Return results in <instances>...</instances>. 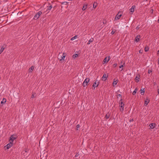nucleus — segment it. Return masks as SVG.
<instances>
[{"label": "nucleus", "instance_id": "f257e3e1", "mask_svg": "<svg viewBox=\"0 0 159 159\" xmlns=\"http://www.w3.org/2000/svg\"><path fill=\"white\" fill-rule=\"evenodd\" d=\"M122 99L121 98L119 103L120 107L121 108H120V110L121 111H124L125 105L124 103L122 101Z\"/></svg>", "mask_w": 159, "mask_h": 159}, {"label": "nucleus", "instance_id": "f03ea898", "mask_svg": "<svg viewBox=\"0 0 159 159\" xmlns=\"http://www.w3.org/2000/svg\"><path fill=\"white\" fill-rule=\"evenodd\" d=\"M90 79L89 78H86L84 81L83 83V86L84 87L88 85V83Z\"/></svg>", "mask_w": 159, "mask_h": 159}, {"label": "nucleus", "instance_id": "7ed1b4c3", "mask_svg": "<svg viewBox=\"0 0 159 159\" xmlns=\"http://www.w3.org/2000/svg\"><path fill=\"white\" fill-rule=\"evenodd\" d=\"M42 12L41 11H39L34 16V19L35 20H37L39 17L42 14Z\"/></svg>", "mask_w": 159, "mask_h": 159}, {"label": "nucleus", "instance_id": "20e7f679", "mask_svg": "<svg viewBox=\"0 0 159 159\" xmlns=\"http://www.w3.org/2000/svg\"><path fill=\"white\" fill-rule=\"evenodd\" d=\"M99 82L98 81L96 80L94 83H93V87L94 88L97 87L99 85Z\"/></svg>", "mask_w": 159, "mask_h": 159}, {"label": "nucleus", "instance_id": "39448f33", "mask_svg": "<svg viewBox=\"0 0 159 159\" xmlns=\"http://www.w3.org/2000/svg\"><path fill=\"white\" fill-rule=\"evenodd\" d=\"M121 14L119 15V13L116 16L114 19L115 20H119L121 16Z\"/></svg>", "mask_w": 159, "mask_h": 159}, {"label": "nucleus", "instance_id": "423d86ee", "mask_svg": "<svg viewBox=\"0 0 159 159\" xmlns=\"http://www.w3.org/2000/svg\"><path fill=\"white\" fill-rule=\"evenodd\" d=\"M135 7V6H132L131 8L129 9V11L131 12L130 14H132L134 12V8Z\"/></svg>", "mask_w": 159, "mask_h": 159}, {"label": "nucleus", "instance_id": "0eeeda50", "mask_svg": "<svg viewBox=\"0 0 159 159\" xmlns=\"http://www.w3.org/2000/svg\"><path fill=\"white\" fill-rule=\"evenodd\" d=\"M107 75L105 74H104L102 78V80L105 81L107 78Z\"/></svg>", "mask_w": 159, "mask_h": 159}, {"label": "nucleus", "instance_id": "6e6552de", "mask_svg": "<svg viewBox=\"0 0 159 159\" xmlns=\"http://www.w3.org/2000/svg\"><path fill=\"white\" fill-rule=\"evenodd\" d=\"M13 143L11 142H10V143L8 144L6 146V148L7 149H8L12 145Z\"/></svg>", "mask_w": 159, "mask_h": 159}, {"label": "nucleus", "instance_id": "1a4fd4ad", "mask_svg": "<svg viewBox=\"0 0 159 159\" xmlns=\"http://www.w3.org/2000/svg\"><path fill=\"white\" fill-rule=\"evenodd\" d=\"M119 80H116L115 79L114 80L113 82L112 83V85L113 87H114L115 85L118 82Z\"/></svg>", "mask_w": 159, "mask_h": 159}, {"label": "nucleus", "instance_id": "9d476101", "mask_svg": "<svg viewBox=\"0 0 159 159\" xmlns=\"http://www.w3.org/2000/svg\"><path fill=\"white\" fill-rule=\"evenodd\" d=\"M149 102H150L149 99L148 98H147L146 100L145 101V102H144L145 106H147V105L149 103Z\"/></svg>", "mask_w": 159, "mask_h": 159}, {"label": "nucleus", "instance_id": "9b49d317", "mask_svg": "<svg viewBox=\"0 0 159 159\" xmlns=\"http://www.w3.org/2000/svg\"><path fill=\"white\" fill-rule=\"evenodd\" d=\"M16 139L15 137L14 136V135H12L10 137V141H11L10 142H11L13 143L14 140Z\"/></svg>", "mask_w": 159, "mask_h": 159}, {"label": "nucleus", "instance_id": "f8f14e48", "mask_svg": "<svg viewBox=\"0 0 159 159\" xmlns=\"http://www.w3.org/2000/svg\"><path fill=\"white\" fill-rule=\"evenodd\" d=\"M155 126V124L154 123H151L149 125V126L150 127V128L151 129L154 128Z\"/></svg>", "mask_w": 159, "mask_h": 159}, {"label": "nucleus", "instance_id": "ddd939ff", "mask_svg": "<svg viewBox=\"0 0 159 159\" xmlns=\"http://www.w3.org/2000/svg\"><path fill=\"white\" fill-rule=\"evenodd\" d=\"M140 35H137L135 38V41L136 42H138L139 41Z\"/></svg>", "mask_w": 159, "mask_h": 159}, {"label": "nucleus", "instance_id": "4468645a", "mask_svg": "<svg viewBox=\"0 0 159 159\" xmlns=\"http://www.w3.org/2000/svg\"><path fill=\"white\" fill-rule=\"evenodd\" d=\"M34 66H32L30 68L29 70V73L32 72V71L34 69Z\"/></svg>", "mask_w": 159, "mask_h": 159}, {"label": "nucleus", "instance_id": "2eb2a0df", "mask_svg": "<svg viewBox=\"0 0 159 159\" xmlns=\"http://www.w3.org/2000/svg\"><path fill=\"white\" fill-rule=\"evenodd\" d=\"M139 77H140V75H139V76H136L135 78V81L137 82H138L139 81Z\"/></svg>", "mask_w": 159, "mask_h": 159}, {"label": "nucleus", "instance_id": "dca6fc26", "mask_svg": "<svg viewBox=\"0 0 159 159\" xmlns=\"http://www.w3.org/2000/svg\"><path fill=\"white\" fill-rule=\"evenodd\" d=\"M6 99L5 98H3L2 101L1 102V104H4L6 102Z\"/></svg>", "mask_w": 159, "mask_h": 159}, {"label": "nucleus", "instance_id": "f3484780", "mask_svg": "<svg viewBox=\"0 0 159 159\" xmlns=\"http://www.w3.org/2000/svg\"><path fill=\"white\" fill-rule=\"evenodd\" d=\"M140 92L142 95H143L144 93V89H141L140 91Z\"/></svg>", "mask_w": 159, "mask_h": 159}, {"label": "nucleus", "instance_id": "a211bd4d", "mask_svg": "<svg viewBox=\"0 0 159 159\" xmlns=\"http://www.w3.org/2000/svg\"><path fill=\"white\" fill-rule=\"evenodd\" d=\"M93 39L92 38L91 39H90L89 41H88V43H87L88 44H89L90 43L92 42H93Z\"/></svg>", "mask_w": 159, "mask_h": 159}, {"label": "nucleus", "instance_id": "6ab92c4d", "mask_svg": "<svg viewBox=\"0 0 159 159\" xmlns=\"http://www.w3.org/2000/svg\"><path fill=\"white\" fill-rule=\"evenodd\" d=\"M87 5H84V6L82 8V9L83 11L85 10L87 8Z\"/></svg>", "mask_w": 159, "mask_h": 159}, {"label": "nucleus", "instance_id": "aec40b11", "mask_svg": "<svg viewBox=\"0 0 159 159\" xmlns=\"http://www.w3.org/2000/svg\"><path fill=\"white\" fill-rule=\"evenodd\" d=\"M149 48L148 47L146 46L145 47L144 50L145 52H147L149 50Z\"/></svg>", "mask_w": 159, "mask_h": 159}, {"label": "nucleus", "instance_id": "412c9836", "mask_svg": "<svg viewBox=\"0 0 159 159\" xmlns=\"http://www.w3.org/2000/svg\"><path fill=\"white\" fill-rule=\"evenodd\" d=\"M77 38H78L77 36L75 35L74 37L70 39L71 40H73L75 39H76Z\"/></svg>", "mask_w": 159, "mask_h": 159}, {"label": "nucleus", "instance_id": "4be33fe9", "mask_svg": "<svg viewBox=\"0 0 159 159\" xmlns=\"http://www.w3.org/2000/svg\"><path fill=\"white\" fill-rule=\"evenodd\" d=\"M137 90V89L136 88L135 89L132 93L133 95H134L136 93Z\"/></svg>", "mask_w": 159, "mask_h": 159}, {"label": "nucleus", "instance_id": "5701e85b", "mask_svg": "<svg viewBox=\"0 0 159 159\" xmlns=\"http://www.w3.org/2000/svg\"><path fill=\"white\" fill-rule=\"evenodd\" d=\"M62 58L61 60H64L65 58V53H63L62 56Z\"/></svg>", "mask_w": 159, "mask_h": 159}, {"label": "nucleus", "instance_id": "b1692460", "mask_svg": "<svg viewBox=\"0 0 159 159\" xmlns=\"http://www.w3.org/2000/svg\"><path fill=\"white\" fill-rule=\"evenodd\" d=\"M97 4L96 2H94V3L93 4V7L94 8H96V7H97Z\"/></svg>", "mask_w": 159, "mask_h": 159}, {"label": "nucleus", "instance_id": "393cba45", "mask_svg": "<svg viewBox=\"0 0 159 159\" xmlns=\"http://www.w3.org/2000/svg\"><path fill=\"white\" fill-rule=\"evenodd\" d=\"M4 48L3 47H2L0 51V54H1L2 52L4 50Z\"/></svg>", "mask_w": 159, "mask_h": 159}, {"label": "nucleus", "instance_id": "a878e982", "mask_svg": "<svg viewBox=\"0 0 159 159\" xmlns=\"http://www.w3.org/2000/svg\"><path fill=\"white\" fill-rule=\"evenodd\" d=\"M78 56V54H75L73 56V58L74 59H75L76 57Z\"/></svg>", "mask_w": 159, "mask_h": 159}, {"label": "nucleus", "instance_id": "bb28decb", "mask_svg": "<svg viewBox=\"0 0 159 159\" xmlns=\"http://www.w3.org/2000/svg\"><path fill=\"white\" fill-rule=\"evenodd\" d=\"M80 125L79 124L77 125L76 126V130H79V128H80Z\"/></svg>", "mask_w": 159, "mask_h": 159}, {"label": "nucleus", "instance_id": "cd10ccee", "mask_svg": "<svg viewBox=\"0 0 159 159\" xmlns=\"http://www.w3.org/2000/svg\"><path fill=\"white\" fill-rule=\"evenodd\" d=\"M125 62H124L123 63L122 65H120V67H119V68H121L122 67H123L124 66H125Z\"/></svg>", "mask_w": 159, "mask_h": 159}, {"label": "nucleus", "instance_id": "c85d7f7f", "mask_svg": "<svg viewBox=\"0 0 159 159\" xmlns=\"http://www.w3.org/2000/svg\"><path fill=\"white\" fill-rule=\"evenodd\" d=\"M109 61V60H103L102 63L103 64L107 63Z\"/></svg>", "mask_w": 159, "mask_h": 159}, {"label": "nucleus", "instance_id": "c756f323", "mask_svg": "<svg viewBox=\"0 0 159 159\" xmlns=\"http://www.w3.org/2000/svg\"><path fill=\"white\" fill-rule=\"evenodd\" d=\"M110 57L109 56H108V57H106L104 59V60H110Z\"/></svg>", "mask_w": 159, "mask_h": 159}, {"label": "nucleus", "instance_id": "7c9ffc66", "mask_svg": "<svg viewBox=\"0 0 159 159\" xmlns=\"http://www.w3.org/2000/svg\"><path fill=\"white\" fill-rule=\"evenodd\" d=\"M109 115H108L107 114L106 115L105 117L106 119H107L109 118Z\"/></svg>", "mask_w": 159, "mask_h": 159}, {"label": "nucleus", "instance_id": "2f4dec72", "mask_svg": "<svg viewBox=\"0 0 159 159\" xmlns=\"http://www.w3.org/2000/svg\"><path fill=\"white\" fill-rule=\"evenodd\" d=\"M152 72V70H148V74H150Z\"/></svg>", "mask_w": 159, "mask_h": 159}, {"label": "nucleus", "instance_id": "473e14b6", "mask_svg": "<svg viewBox=\"0 0 159 159\" xmlns=\"http://www.w3.org/2000/svg\"><path fill=\"white\" fill-rule=\"evenodd\" d=\"M52 5H50V6L49 7H48V9H49V10H50V9H51L52 8Z\"/></svg>", "mask_w": 159, "mask_h": 159}, {"label": "nucleus", "instance_id": "72a5a7b5", "mask_svg": "<svg viewBox=\"0 0 159 159\" xmlns=\"http://www.w3.org/2000/svg\"><path fill=\"white\" fill-rule=\"evenodd\" d=\"M134 121V120L133 119H130L129 120V122H133V121Z\"/></svg>", "mask_w": 159, "mask_h": 159}, {"label": "nucleus", "instance_id": "f704fd0d", "mask_svg": "<svg viewBox=\"0 0 159 159\" xmlns=\"http://www.w3.org/2000/svg\"><path fill=\"white\" fill-rule=\"evenodd\" d=\"M143 52V50H140L139 51V53H142Z\"/></svg>", "mask_w": 159, "mask_h": 159}, {"label": "nucleus", "instance_id": "c9c22d12", "mask_svg": "<svg viewBox=\"0 0 159 159\" xmlns=\"http://www.w3.org/2000/svg\"><path fill=\"white\" fill-rule=\"evenodd\" d=\"M115 33V31H114L113 30H112L111 32V34H113Z\"/></svg>", "mask_w": 159, "mask_h": 159}, {"label": "nucleus", "instance_id": "e433bc0d", "mask_svg": "<svg viewBox=\"0 0 159 159\" xmlns=\"http://www.w3.org/2000/svg\"><path fill=\"white\" fill-rule=\"evenodd\" d=\"M79 156V154L78 153H76L75 155V157H78Z\"/></svg>", "mask_w": 159, "mask_h": 159}, {"label": "nucleus", "instance_id": "4c0bfd02", "mask_svg": "<svg viewBox=\"0 0 159 159\" xmlns=\"http://www.w3.org/2000/svg\"><path fill=\"white\" fill-rule=\"evenodd\" d=\"M117 96L119 97H120L121 98L122 97L121 95L120 94H118L117 95Z\"/></svg>", "mask_w": 159, "mask_h": 159}, {"label": "nucleus", "instance_id": "58836bf2", "mask_svg": "<svg viewBox=\"0 0 159 159\" xmlns=\"http://www.w3.org/2000/svg\"><path fill=\"white\" fill-rule=\"evenodd\" d=\"M140 27L139 26H137L136 28V29H137V30H138L139 29Z\"/></svg>", "mask_w": 159, "mask_h": 159}, {"label": "nucleus", "instance_id": "ea45409f", "mask_svg": "<svg viewBox=\"0 0 159 159\" xmlns=\"http://www.w3.org/2000/svg\"><path fill=\"white\" fill-rule=\"evenodd\" d=\"M114 67H116V66L117 65V64H114Z\"/></svg>", "mask_w": 159, "mask_h": 159}, {"label": "nucleus", "instance_id": "a19ab883", "mask_svg": "<svg viewBox=\"0 0 159 159\" xmlns=\"http://www.w3.org/2000/svg\"><path fill=\"white\" fill-rule=\"evenodd\" d=\"M124 62H123V60L122 61H121V63H120V65H122Z\"/></svg>", "mask_w": 159, "mask_h": 159}, {"label": "nucleus", "instance_id": "79ce46f5", "mask_svg": "<svg viewBox=\"0 0 159 159\" xmlns=\"http://www.w3.org/2000/svg\"><path fill=\"white\" fill-rule=\"evenodd\" d=\"M31 98H34V95L33 94L32 96H31Z\"/></svg>", "mask_w": 159, "mask_h": 159}, {"label": "nucleus", "instance_id": "37998d69", "mask_svg": "<svg viewBox=\"0 0 159 159\" xmlns=\"http://www.w3.org/2000/svg\"><path fill=\"white\" fill-rule=\"evenodd\" d=\"M150 12H151V13H152L153 12V10L151 9L150 11Z\"/></svg>", "mask_w": 159, "mask_h": 159}, {"label": "nucleus", "instance_id": "c03bdc74", "mask_svg": "<svg viewBox=\"0 0 159 159\" xmlns=\"http://www.w3.org/2000/svg\"><path fill=\"white\" fill-rule=\"evenodd\" d=\"M5 2H7V0H3Z\"/></svg>", "mask_w": 159, "mask_h": 159}, {"label": "nucleus", "instance_id": "a18cd8bd", "mask_svg": "<svg viewBox=\"0 0 159 159\" xmlns=\"http://www.w3.org/2000/svg\"><path fill=\"white\" fill-rule=\"evenodd\" d=\"M157 54H159V50L157 52Z\"/></svg>", "mask_w": 159, "mask_h": 159}, {"label": "nucleus", "instance_id": "49530a36", "mask_svg": "<svg viewBox=\"0 0 159 159\" xmlns=\"http://www.w3.org/2000/svg\"><path fill=\"white\" fill-rule=\"evenodd\" d=\"M156 84V83H154V85H155Z\"/></svg>", "mask_w": 159, "mask_h": 159}, {"label": "nucleus", "instance_id": "de8ad7c7", "mask_svg": "<svg viewBox=\"0 0 159 159\" xmlns=\"http://www.w3.org/2000/svg\"><path fill=\"white\" fill-rule=\"evenodd\" d=\"M158 64L159 65V60H158Z\"/></svg>", "mask_w": 159, "mask_h": 159}, {"label": "nucleus", "instance_id": "09e8293b", "mask_svg": "<svg viewBox=\"0 0 159 159\" xmlns=\"http://www.w3.org/2000/svg\"><path fill=\"white\" fill-rule=\"evenodd\" d=\"M123 70V69L122 68V69L120 70L121 71H122Z\"/></svg>", "mask_w": 159, "mask_h": 159}, {"label": "nucleus", "instance_id": "8fccbe9b", "mask_svg": "<svg viewBox=\"0 0 159 159\" xmlns=\"http://www.w3.org/2000/svg\"><path fill=\"white\" fill-rule=\"evenodd\" d=\"M158 22H159V19L158 20Z\"/></svg>", "mask_w": 159, "mask_h": 159}]
</instances>
